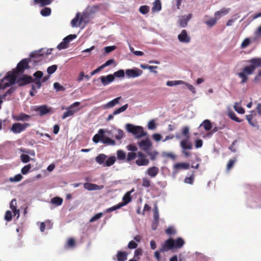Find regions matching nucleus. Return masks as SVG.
I'll return each mask as SVG.
<instances>
[{
	"label": "nucleus",
	"instance_id": "f257e3e1",
	"mask_svg": "<svg viewBox=\"0 0 261 261\" xmlns=\"http://www.w3.org/2000/svg\"><path fill=\"white\" fill-rule=\"evenodd\" d=\"M251 64L249 66H245L242 71L238 73V75L240 77L242 80L241 84H243L246 83L248 80V75L252 74L255 69L261 67V59L257 58H254L248 61Z\"/></svg>",
	"mask_w": 261,
	"mask_h": 261
},
{
	"label": "nucleus",
	"instance_id": "f03ea898",
	"mask_svg": "<svg viewBox=\"0 0 261 261\" xmlns=\"http://www.w3.org/2000/svg\"><path fill=\"white\" fill-rule=\"evenodd\" d=\"M185 243L184 239L180 237L176 240L170 238L162 244L160 251L166 252L173 249H179L184 246Z\"/></svg>",
	"mask_w": 261,
	"mask_h": 261
},
{
	"label": "nucleus",
	"instance_id": "7ed1b4c3",
	"mask_svg": "<svg viewBox=\"0 0 261 261\" xmlns=\"http://www.w3.org/2000/svg\"><path fill=\"white\" fill-rule=\"evenodd\" d=\"M126 129L128 132L132 133L138 139L147 135V133L144 131L143 127L140 126L128 123L126 124Z\"/></svg>",
	"mask_w": 261,
	"mask_h": 261
},
{
	"label": "nucleus",
	"instance_id": "20e7f679",
	"mask_svg": "<svg viewBox=\"0 0 261 261\" xmlns=\"http://www.w3.org/2000/svg\"><path fill=\"white\" fill-rule=\"evenodd\" d=\"M17 74L15 72L14 73L8 72L7 75L1 80V89H5L13 85L16 81Z\"/></svg>",
	"mask_w": 261,
	"mask_h": 261
},
{
	"label": "nucleus",
	"instance_id": "39448f33",
	"mask_svg": "<svg viewBox=\"0 0 261 261\" xmlns=\"http://www.w3.org/2000/svg\"><path fill=\"white\" fill-rule=\"evenodd\" d=\"M31 59H23L21 60L18 64L15 70L16 73H23L25 69L30 68L29 63L32 62Z\"/></svg>",
	"mask_w": 261,
	"mask_h": 261
},
{
	"label": "nucleus",
	"instance_id": "423d86ee",
	"mask_svg": "<svg viewBox=\"0 0 261 261\" xmlns=\"http://www.w3.org/2000/svg\"><path fill=\"white\" fill-rule=\"evenodd\" d=\"M30 126V124L28 123H15L12 124V127L11 128V130L15 134H18L22 132V131H24L27 128H28Z\"/></svg>",
	"mask_w": 261,
	"mask_h": 261
},
{
	"label": "nucleus",
	"instance_id": "0eeeda50",
	"mask_svg": "<svg viewBox=\"0 0 261 261\" xmlns=\"http://www.w3.org/2000/svg\"><path fill=\"white\" fill-rule=\"evenodd\" d=\"M33 110L38 112L40 116H44L48 113H51V108L48 107L47 105H42L40 106H35Z\"/></svg>",
	"mask_w": 261,
	"mask_h": 261
},
{
	"label": "nucleus",
	"instance_id": "6e6552de",
	"mask_svg": "<svg viewBox=\"0 0 261 261\" xmlns=\"http://www.w3.org/2000/svg\"><path fill=\"white\" fill-rule=\"evenodd\" d=\"M33 81L34 79L32 76L23 74L18 79L17 83L19 87H22L33 82Z\"/></svg>",
	"mask_w": 261,
	"mask_h": 261
},
{
	"label": "nucleus",
	"instance_id": "1a4fd4ad",
	"mask_svg": "<svg viewBox=\"0 0 261 261\" xmlns=\"http://www.w3.org/2000/svg\"><path fill=\"white\" fill-rule=\"evenodd\" d=\"M142 73V71L137 68L127 69L125 71L126 76L129 78H135L138 77L140 76Z\"/></svg>",
	"mask_w": 261,
	"mask_h": 261
},
{
	"label": "nucleus",
	"instance_id": "9d476101",
	"mask_svg": "<svg viewBox=\"0 0 261 261\" xmlns=\"http://www.w3.org/2000/svg\"><path fill=\"white\" fill-rule=\"evenodd\" d=\"M139 147L145 152L149 150L150 148L152 146V143L150 140L147 138L138 142Z\"/></svg>",
	"mask_w": 261,
	"mask_h": 261
},
{
	"label": "nucleus",
	"instance_id": "9b49d317",
	"mask_svg": "<svg viewBox=\"0 0 261 261\" xmlns=\"http://www.w3.org/2000/svg\"><path fill=\"white\" fill-rule=\"evenodd\" d=\"M41 51L42 50H36L31 54L30 59L32 60V62H38L43 59V54L41 53Z\"/></svg>",
	"mask_w": 261,
	"mask_h": 261
},
{
	"label": "nucleus",
	"instance_id": "f8f14e48",
	"mask_svg": "<svg viewBox=\"0 0 261 261\" xmlns=\"http://www.w3.org/2000/svg\"><path fill=\"white\" fill-rule=\"evenodd\" d=\"M12 117L13 119L15 121H25L30 120L31 118V116L25 113H21L17 115H13Z\"/></svg>",
	"mask_w": 261,
	"mask_h": 261
},
{
	"label": "nucleus",
	"instance_id": "ddd939ff",
	"mask_svg": "<svg viewBox=\"0 0 261 261\" xmlns=\"http://www.w3.org/2000/svg\"><path fill=\"white\" fill-rule=\"evenodd\" d=\"M178 40L183 43H189L190 42L191 38L188 35L187 32L185 30L181 31V32L178 35Z\"/></svg>",
	"mask_w": 261,
	"mask_h": 261
},
{
	"label": "nucleus",
	"instance_id": "4468645a",
	"mask_svg": "<svg viewBox=\"0 0 261 261\" xmlns=\"http://www.w3.org/2000/svg\"><path fill=\"white\" fill-rule=\"evenodd\" d=\"M99 79L100 80L102 84L105 86L110 84L114 81V76L110 74L107 76H101L99 77Z\"/></svg>",
	"mask_w": 261,
	"mask_h": 261
},
{
	"label": "nucleus",
	"instance_id": "2eb2a0df",
	"mask_svg": "<svg viewBox=\"0 0 261 261\" xmlns=\"http://www.w3.org/2000/svg\"><path fill=\"white\" fill-rule=\"evenodd\" d=\"M159 213L158 207L156 204L154 205V207L153 209V226L154 225V228H153V229H155L156 226L159 224Z\"/></svg>",
	"mask_w": 261,
	"mask_h": 261
},
{
	"label": "nucleus",
	"instance_id": "dca6fc26",
	"mask_svg": "<svg viewBox=\"0 0 261 261\" xmlns=\"http://www.w3.org/2000/svg\"><path fill=\"white\" fill-rule=\"evenodd\" d=\"M190 165L187 163H178L174 165L173 169L175 172L179 170H187L189 169Z\"/></svg>",
	"mask_w": 261,
	"mask_h": 261
},
{
	"label": "nucleus",
	"instance_id": "f3484780",
	"mask_svg": "<svg viewBox=\"0 0 261 261\" xmlns=\"http://www.w3.org/2000/svg\"><path fill=\"white\" fill-rule=\"evenodd\" d=\"M17 202L16 199H13L10 203V207L14 213V216L19 217V210L17 209Z\"/></svg>",
	"mask_w": 261,
	"mask_h": 261
},
{
	"label": "nucleus",
	"instance_id": "a211bd4d",
	"mask_svg": "<svg viewBox=\"0 0 261 261\" xmlns=\"http://www.w3.org/2000/svg\"><path fill=\"white\" fill-rule=\"evenodd\" d=\"M105 133L104 129H100L98 132V134H95L93 137V141L95 143H97L99 141L101 142V139L103 138Z\"/></svg>",
	"mask_w": 261,
	"mask_h": 261
},
{
	"label": "nucleus",
	"instance_id": "6ab92c4d",
	"mask_svg": "<svg viewBox=\"0 0 261 261\" xmlns=\"http://www.w3.org/2000/svg\"><path fill=\"white\" fill-rule=\"evenodd\" d=\"M229 11V8H223L221 9L220 10L215 12L214 15L217 18V19H218L220 18L221 17L228 14Z\"/></svg>",
	"mask_w": 261,
	"mask_h": 261
},
{
	"label": "nucleus",
	"instance_id": "aec40b11",
	"mask_svg": "<svg viewBox=\"0 0 261 261\" xmlns=\"http://www.w3.org/2000/svg\"><path fill=\"white\" fill-rule=\"evenodd\" d=\"M189 140V139L186 138L180 142V146L184 150L191 149L192 148V144Z\"/></svg>",
	"mask_w": 261,
	"mask_h": 261
},
{
	"label": "nucleus",
	"instance_id": "412c9836",
	"mask_svg": "<svg viewBox=\"0 0 261 261\" xmlns=\"http://www.w3.org/2000/svg\"><path fill=\"white\" fill-rule=\"evenodd\" d=\"M84 188L90 191L100 190L102 189L103 186H98L96 184L91 183H85L84 185Z\"/></svg>",
	"mask_w": 261,
	"mask_h": 261
},
{
	"label": "nucleus",
	"instance_id": "4be33fe9",
	"mask_svg": "<svg viewBox=\"0 0 261 261\" xmlns=\"http://www.w3.org/2000/svg\"><path fill=\"white\" fill-rule=\"evenodd\" d=\"M159 169L157 167H150L147 170V174L151 177H154L159 173Z\"/></svg>",
	"mask_w": 261,
	"mask_h": 261
},
{
	"label": "nucleus",
	"instance_id": "5701e85b",
	"mask_svg": "<svg viewBox=\"0 0 261 261\" xmlns=\"http://www.w3.org/2000/svg\"><path fill=\"white\" fill-rule=\"evenodd\" d=\"M121 98V97H120V96L114 98L112 100L109 101L107 104H106L103 106V108H106V109H108V108H111L114 107L115 105L119 103V100Z\"/></svg>",
	"mask_w": 261,
	"mask_h": 261
},
{
	"label": "nucleus",
	"instance_id": "b1692460",
	"mask_svg": "<svg viewBox=\"0 0 261 261\" xmlns=\"http://www.w3.org/2000/svg\"><path fill=\"white\" fill-rule=\"evenodd\" d=\"M127 253L125 251H118L116 254L117 261H125L127 259Z\"/></svg>",
	"mask_w": 261,
	"mask_h": 261
},
{
	"label": "nucleus",
	"instance_id": "393cba45",
	"mask_svg": "<svg viewBox=\"0 0 261 261\" xmlns=\"http://www.w3.org/2000/svg\"><path fill=\"white\" fill-rule=\"evenodd\" d=\"M107 158V156L106 154L101 153L95 158V161L99 165H102L103 166Z\"/></svg>",
	"mask_w": 261,
	"mask_h": 261
},
{
	"label": "nucleus",
	"instance_id": "a878e982",
	"mask_svg": "<svg viewBox=\"0 0 261 261\" xmlns=\"http://www.w3.org/2000/svg\"><path fill=\"white\" fill-rule=\"evenodd\" d=\"M149 160L147 159H146V158H138L136 161V164L139 166H147L149 164Z\"/></svg>",
	"mask_w": 261,
	"mask_h": 261
},
{
	"label": "nucleus",
	"instance_id": "bb28decb",
	"mask_svg": "<svg viewBox=\"0 0 261 261\" xmlns=\"http://www.w3.org/2000/svg\"><path fill=\"white\" fill-rule=\"evenodd\" d=\"M101 142H102L103 144L112 146H114L116 144V142L114 140L105 136V134H103L102 139H101Z\"/></svg>",
	"mask_w": 261,
	"mask_h": 261
},
{
	"label": "nucleus",
	"instance_id": "cd10ccee",
	"mask_svg": "<svg viewBox=\"0 0 261 261\" xmlns=\"http://www.w3.org/2000/svg\"><path fill=\"white\" fill-rule=\"evenodd\" d=\"M132 200L129 192H127L123 197V202L119 203L122 207L128 203Z\"/></svg>",
	"mask_w": 261,
	"mask_h": 261
},
{
	"label": "nucleus",
	"instance_id": "c85d7f7f",
	"mask_svg": "<svg viewBox=\"0 0 261 261\" xmlns=\"http://www.w3.org/2000/svg\"><path fill=\"white\" fill-rule=\"evenodd\" d=\"M116 161V158L115 156H111L106 160L103 167H110L112 166Z\"/></svg>",
	"mask_w": 261,
	"mask_h": 261
},
{
	"label": "nucleus",
	"instance_id": "c756f323",
	"mask_svg": "<svg viewBox=\"0 0 261 261\" xmlns=\"http://www.w3.org/2000/svg\"><path fill=\"white\" fill-rule=\"evenodd\" d=\"M80 104V102H75L72 105H71L69 107L67 108L68 110H69L72 113L74 114L76 112L79 111L80 109V108H76L75 107L79 106Z\"/></svg>",
	"mask_w": 261,
	"mask_h": 261
},
{
	"label": "nucleus",
	"instance_id": "7c9ffc66",
	"mask_svg": "<svg viewBox=\"0 0 261 261\" xmlns=\"http://www.w3.org/2000/svg\"><path fill=\"white\" fill-rule=\"evenodd\" d=\"M162 5L160 0H155L153 4L152 11L153 12L159 11L161 10Z\"/></svg>",
	"mask_w": 261,
	"mask_h": 261
},
{
	"label": "nucleus",
	"instance_id": "2f4dec72",
	"mask_svg": "<svg viewBox=\"0 0 261 261\" xmlns=\"http://www.w3.org/2000/svg\"><path fill=\"white\" fill-rule=\"evenodd\" d=\"M201 125L203 126L204 129L206 131H208L212 128V125L211 121L207 119L204 120Z\"/></svg>",
	"mask_w": 261,
	"mask_h": 261
},
{
	"label": "nucleus",
	"instance_id": "473e14b6",
	"mask_svg": "<svg viewBox=\"0 0 261 261\" xmlns=\"http://www.w3.org/2000/svg\"><path fill=\"white\" fill-rule=\"evenodd\" d=\"M51 202L57 206H60L63 203V199L59 197H55L51 199Z\"/></svg>",
	"mask_w": 261,
	"mask_h": 261
},
{
	"label": "nucleus",
	"instance_id": "72a5a7b5",
	"mask_svg": "<svg viewBox=\"0 0 261 261\" xmlns=\"http://www.w3.org/2000/svg\"><path fill=\"white\" fill-rule=\"evenodd\" d=\"M75 245V242L73 238H70L68 239L65 247L67 248H73Z\"/></svg>",
	"mask_w": 261,
	"mask_h": 261
},
{
	"label": "nucleus",
	"instance_id": "f704fd0d",
	"mask_svg": "<svg viewBox=\"0 0 261 261\" xmlns=\"http://www.w3.org/2000/svg\"><path fill=\"white\" fill-rule=\"evenodd\" d=\"M68 44L69 43L67 42V41L65 40V38H64L63 41L57 46V48L59 50L67 48L68 46Z\"/></svg>",
	"mask_w": 261,
	"mask_h": 261
},
{
	"label": "nucleus",
	"instance_id": "c9c22d12",
	"mask_svg": "<svg viewBox=\"0 0 261 261\" xmlns=\"http://www.w3.org/2000/svg\"><path fill=\"white\" fill-rule=\"evenodd\" d=\"M185 83V82L182 81H168L166 83V85L168 86H173Z\"/></svg>",
	"mask_w": 261,
	"mask_h": 261
},
{
	"label": "nucleus",
	"instance_id": "e433bc0d",
	"mask_svg": "<svg viewBox=\"0 0 261 261\" xmlns=\"http://www.w3.org/2000/svg\"><path fill=\"white\" fill-rule=\"evenodd\" d=\"M194 171L193 173L189 177H186L184 179V182L186 184L192 185L194 182L195 179V175L194 174Z\"/></svg>",
	"mask_w": 261,
	"mask_h": 261
},
{
	"label": "nucleus",
	"instance_id": "4c0bfd02",
	"mask_svg": "<svg viewBox=\"0 0 261 261\" xmlns=\"http://www.w3.org/2000/svg\"><path fill=\"white\" fill-rule=\"evenodd\" d=\"M128 108V104H125L124 106L121 107L120 108L115 110L113 112V115H117L120 114L124 111H125L127 108Z\"/></svg>",
	"mask_w": 261,
	"mask_h": 261
},
{
	"label": "nucleus",
	"instance_id": "58836bf2",
	"mask_svg": "<svg viewBox=\"0 0 261 261\" xmlns=\"http://www.w3.org/2000/svg\"><path fill=\"white\" fill-rule=\"evenodd\" d=\"M53 0H34L37 4H40L41 7L49 5Z\"/></svg>",
	"mask_w": 261,
	"mask_h": 261
},
{
	"label": "nucleus",
	"instance_id": "ea45409f",
	"mask_svg": "<svg viewBox=\"0 0 261 261\" xmlns=\"http://www.w3.org/2000/svg\"><path fill=\"white\" fill-rule=\"evenodd\" d=\"M151 186V181L147 177L142 178V186L145 188L150 187Z\"/></svg>",
	"mask_w": 261,
	"mask_h": 261
},
{
	"label": "nucleus",
	"instance_id": "a19ab883",
	"mask_svg": "<svg viewBox=\"0 0 261 261\" xmlns=\"http://www.w3.org/2000/svg\"><path fill=\"white\" fill-rule=\"evenodd\" d=\"M217 20V18L215 16L214 18H211L209 20L206 21L205 23L208 26L212 27L216 23Z\"/></svg>",
	"mask_w": 261,
	"mask_h": 261
},
{
	"label": "nucleus",
	"instance_id": "79ce46f5",
	"mask_svg": "<svg viewBox=\"0 0 261 261\" xmlns=\"http://www.w3.org/2000/svg\"><path fill=\"white\" fill-rule=\"evenodd\" d=\"M117 155L118 160H123L126 158L125 152L121 150H119L117 151Z\"/></svg>",
	"mask_w": 261,
	"mask_h": 261
},
{
	"label": "nucleus",
	"instance_id": "37998d69",
	"mask_svg": "<svg viewBox=\"0 0 261 261\" xmlns=\"http://www.w3.org/2000/svg\"><path fill=\"white\" fill-rule=\"evenodd\" d=\"M40 13L43 16H48L51 13V9L49 8L45 7L41 10Z\"/></svg>",
	"mask_w": 261,
	"mask_h": 261
},
{
	"label": "nucleus",
	"instance_id": "c03bdc74",
	"mask_svg": "<svg viewBox=\"0 0 261 261\" xmlns=\"http://www.w3.org/2000/svg\"><path fill=\"white\" fill-rule=\"evenodd\" d=\"M146 153L150 156V160L152 161L155 160L157 155L158 154V152L156 151H150L148 150Z\"/></svg>",
	"mask_w": 261,
	"mask_h": 261
},
{
	"label": "nucleus",
	"instance_id": "a18cd8bd",
	"mask_svg": "<svg viewBox=\"0 0 261 261\" xmlns=\"http://www.w3.org/2000/svg\"><path fill=\"white\" fill-rule=\"evenodd\" d=\"M112 75L114 76V77H117L121 78V77H124L125 73L123 69H120V70L115 72L114 73V74Z\"/></svg>",
	"mask_w": 261,
	"mask_h": 261
},
{
	"label": "nucleus",
	"instance_id": "49530a36",
	"mask_svg": "<svg viewBox=\"0 0 261 261\" xmlns=\"http://www.w3.org/2000/svg\"><path fill=\"white\" fill-rule=\"evenodd\" d=\"M22 178V176L20 174H18L14 177H11L9 178L11 182H18L20 181Z\"/></svg>",
	"mask_w": 261,
	"mask_h": 261
},
{
	"label": "nucleus",
	"instance_id": "de8ad7c7",
	"mask_svg": "<svg viewBox=\"0 0 261 261\" xmlns=\"http://www.w3.org/2000/svg\"><path fill=\"white\" fill-rule=\"evenodd\" d=\"M139 11L142 14H146L149 11V7L147 6H142L139 8Z\"/></svg>",
	"mask_w": 261,
	"mask_h": 261
},
{
	"label": "nucleus",
	"instance_id": "09e8293b",
	"mask_svg": "<svg viewBox=\"0 0 261 261\" xmlns=\"http://www.w3.org/2000/svg\"><path fill=\"white\" fill-rule=\"evenodd\" d=\"M123 131L120 129L117 130V133L115 135V138L118 140L122 139L124 137Z\"/></svg>",
	"mask_w": 261,
	"mask_h": 261
},
{
	"label": "nucleus",
	"instance_id": "8fccbe9b",
	"mask_svg": "<svg viewBox=\"0 0 261 261\" xmlns=\"http://www.w3.org/2000/svg\"><path fill=\"white\" fill-rule=\"evenodd\" d=\"M54 87L57 92L63 91L65 90V88L63 86H62L59 83L57 82L54 83Z\"/></svg>",
	"mask_w": 261,
	"mask_h": 261
},
{
	"label": "nucleus",
	"instance_id": "3c124183",
	"mask_svg": "<svg viewBox=\"0 0 261 261\" xmlns=\"http://www.w3.org/2000/svg\"><path fill=\"white\" fill-rule=\"evenodd\" d=\"M250 43L251 41L249 38H245L242 42L241 47L242 48H245L250 44Z\"/></svg>",
	"mask_w": 261,
	"mask_h": 261
},
{
	"label": "nucleus",
	"instance_id": "603ef678",
	"mask_svg": "<svg viewBox=\"0 0 261 261\" xmlns=\"http://www.w3.org/2000/svg\"><path fill=\"white\" fill-rule=\"evenodd\" d=\"M57 68L58 67L56 65H51L47 68V72L49 74H51L56 71Z\"/></svg>",
	"mask_w": 261,
	"mask_h": 261
},
{
	"label": "nucleus",
	"instance_id": "864d4df0",
	"mask_svg": "<svg viewBox=\"0 0 261 261\" xmlns=\"http://www.w3.org/2000/svg\"><path fill=\"white\" fill-rule=\"evenodd\" d=\"M237 161V159L234 158L233 159H230L229 160L227 164V170H230L233 166L234 164Z\"/></svg>",
	"mask_w": 261,
	"mask_h": 261
},
{
	"label": "nucleus",
	"instance_id": "5fc2aeb1",
	"mask_svg": "<svg viewBox=\"0 0 261 261\" xmlns=\"http://www.w3.org/2000/svg\"><path fill=\"white\" fill-rule=\"evenodd\" d=\"M182 134L186 138L190 139L189 128L188 126H185L182 128Z\"/></svg>",
	"mask_w": 261,
	"mask_h": 261
},
{
	"label": "nucleus",
	"instance_id": "6e6d98bb",
	"mask_svg": "<svg viewBox=\"0 0 261 261\" xmlns=\"http://www.w3.org/2000/svg\"><path fill=\"white\" fill-rule=\"evenodd\" d=\"M31 168V164H28L24 166L21 170V172L22 174L25 175L27 174Z\"/></svg>",
	"mask_w": 261,
	"mask_h": 261
},
{
	"label": "nucleus",
	"instance_id": "4d7b16f0",
	"mask_svg": "<svg viewBox=\"0 0 261 261\" xmlns=\"http://www.w3.org/2000/svg\"><path fill=\"white\" fill-rule=\"evenodd\" d=\"M15 90V88L13 87L10 88L3 95H0V99L5 98L7 95L11 94Z\"/></svg>",
	"mask_w": 261,
	"mask_h": 261
},
{
	"label": "nucleus",
	"instance_id": "13d9d810",
	"mask_svg": "<svg viewBox=\"0 0 261 261\" xmlns=\"http://www.w3.org/2000/svg\"><path fill=\"white\" fill-rule=\"evenodd\" d=\"M179 25L181 27L185 28L187 25L188 22L186 20V16H183L179 20Z\"/></svg>",
	"mask_w": 261,
	"mask_h": 261
},
{
	"label": "nucleus",
	"instance_id": "bf43d9fd",
	"mask_svg": "<svg viewBox=\"0 0 261 261\" xmlns=\"http://www.w3.org/2000/svg\"><path fill=\"white\" fill-rule=\"evenodd\" d=\"M137 156V153L135 152H128L127 155L126 161L127 162L134 160Z\"/></svg>",
	"mask_w": 261,
	"mask_h": 261
},
{
	"label": "nucleus",
	"instance_id": "052dcab7",
	"mask_svg": "<svg viewBox=\"0 0 261 261\" xmlns=\"http://www.w3.org/2000/svg\"><path fill=\"white\" fill-rule=\"evenodd\" d=\"M20 159L23 163H27L30 161V157L29 155L25 154H22L20 155Z\"/></svg>",
	"mask_w": 261,
	"mask_h": 261
},
{
	"label": "nucleus",
	"instance_id": "680f3d73",
	"mask_svg": "<svg viewBox=\"0 0 261 261\" xmlns=\"http://www.w3.org/2000/svg\"><path fill=\"white\" fill-rule=\"evenodd\" d=\"M229 117L232 119L238 122H241L242 120L239 118L234 112H230L229 113Z\"/></svg>",
	"mask_w": 261,
	"mask_h": 261
},
{
	"label": "nucleus",
	"instance_id": "e2e57ef3",
	"mask_svg": "<svg viewBox=\"0 0 261 261\" xmlns=\"http://www.w3.org/2000/svg\"><path fill=\"white\" fill-rule=\"evenodd\" d=\"M103 214L102 213H99L93 216L90 219V222H93L97 220L100 219L102 216Z\"/></svg>",
	"mask_w": 261,
	"mask_h": 261
},
{
	"label": "nucleus",
	"instance_id": "0e129e2a",
	"mask_svg": "<svg viewBox=\"0 0 261 261\" xmlns=\"http://www.w3.org/2000/svg\"><path fill=\"white\" fill-rule=\"evenodd\" d=\"M234 109L239 114H244L245 113L244 109L237 103L234 106Z\"/></svg>",
	"mask_w": 261,
	"mask_h": 261
},
{
	"label": "nucleus",
	"instance_id": "69168bd1",
	"mask_svg": "<svg viewBox=\"0 0 261 261\" xmlns=\"http://www.w3.org/2000/svg\"><path fill=\"white\" fill-rule=\"evenodd\" d=\"M122 207V206L121 205V204L120 203L116 205H114L113 206H112L110 208H108V209H107L106 210V212L107 213H110V212H111L112 211H115L117 209H119L120 208H121Z\"/></svg>",
	"mask_w": 261,
	"mask_h": 261
},
{
	"label": "nucleus",
	"instance_id": "338daca9",
	"mask_svg": "<svg viewBox=\"0 0 261 261\" xmlns=\"http://www.w3.org/2000/svg\"><path fill=\"white\" fill-rule=\"evenodd\" d=\"M79 20V14L77 13L76 16L71 20V24L73 27L77 26V22Z\"/></svg>",
	"mask_w": 261,
	"mask_h": 261
},
{
	"label": "nucleus",
	"instance_id": "774afa93",
	"mask_svg": "<svg viewBox=\"0 0 261 261\" xmlns=\"http://www.w3.org/2000/svg\"><path fill=\"white\" fill-rule=\"evenodd\" d=\"M166 233L169 235H173L176 233L175 229L172 227H169L165 231Z\"/></svg>",
	"mask_w": 261,
	"mask_h": 261
}]
</instances>
